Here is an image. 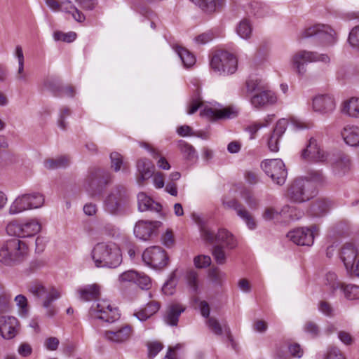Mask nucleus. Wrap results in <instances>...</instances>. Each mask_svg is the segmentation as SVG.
<instances>
[{
    "label": "nucleus",
    "mask_w": 359,
    "mask_h": 359,
    "mask_svg": "<svg viewBox=\"0 0 359 359\" xmlns=\"http://www.w3.org/2000/svg\"><path fill=\"white\" fill-rule=\"evenodd\" d=\"M132 333V327L127 324H121L112 330L104 332V337L109 341L116 344L127 341Z\"/></svg>",
    "instance_id": "20"
},
{
    "label": "nucleus",
    "mask_w": 359,
    "mask_h": 359,
    "mask_svg": "<svg viewBox=\"0 0 359 359\" xmlns=\"http://www.w3.org/2000/svg\"><path fill=\"white\" fill-rule=\"evenodd\" d=\"M315 184L309 182L307 177H297L287 189V198L294 203H303L309 201L317 195Z\"/></svg>",
    "instance_id": "5"
},
{
    "label": "nucleus",
    "mask_w": 359,
    "mask_h": 359,
    "mask_svg": "<svg viewBox=\"0 0 359 359\" xmlns=\"http://www.w3.org/2000/svg\"><path fill=\"white\" fill-rule=\"evenodd\" d=\"M202 105L203 100L201 95V88L197 86L187 102V114L189 115L194 114Z\"/></svg>",
    "instance_id": "40"
},
{
    "label": "nucleus",
    "mask_w": 359,
    "mask_h": 359,
    "mask_svg": "<svg viewBox=\"0 0 359 359\" xmlns=\"http://www.w3.org/2000/svg\"><path fill=\"white\" fill-rule=\"evenodd\" d=\"M111 181L112 175L109 171L91 167L87 171L83 187L90 196H96L100 195Z\"/></svg>",
    "instance_id": "3"
},
{
    "label": "nucleus",
    "mask_w": 359,
    "mask_h": 359,
    "mask_svg": "<svg viewBox=\"0 0 359 359\" xmlns=\"http://www.w3.org/2000/svg\"><path fill=\"white\" fill-rule=\"evenodd\" d=\"M142 260L146 265L156 270H161L168 265V256L160 246H151L142 253Z\"/></svg>",
    "instance_id": "14"
},
{
    "label": "nucleus",
    "mask_w": 359,
    "mask_h": 359,
    "mask_svg": "<svg viewBox=\"0 0 359 359\" xmlns=\"http://www.w3.org/2000/svg\"><path fill=\"white\" fill-rule=\"evenodd\" d=\"M330 57L327 54H320L316 51L301 50L292 55L290 65L292 70L299 76H303L306 72L309 63L321 62H330Z\"/></svg>",
    "instance_id": "6"
},
{
    "label": "nucleus",
    "mask_w": 359,
    "mask_h": 359,
    "mask_svg": "<svg viewBox=\"0 0 359 359\" xmlns=\"http://www.w3.org/2000/svg\"><path fill=\"white\" fill-rule=\"evenodd\" d=\"M264 172L278 185L285 184L287 175L283 161L280 158L264 160L261 163Z\"/></svg>",
    "instance_id": "13"
},
{
    "label": "nucleus",
    "mask_w": 359,
    "mask_h": 359,
    "mask_svg": "<svg viewBox=\"0 0 359 359\" xmlns=\"http://www.w3.org/2000/svg\"><path fill=\"white\" fill-rule=\"evenodd\" d=\"M71 115V110L67 107H62L60 109L58 117L57 120V125L62 130H66L68 126L67 119Z\"/></svg>",
    "instance_id": "49"
},
{
    "label": "nucleus",
    "mask_w": 359,
    "mask_h": 359,
    "mask_svg": "<svg viewBox=\"0 0 359 359\" xmlns=\"http://www.w3.org/2000/svg\"><path fill=\"white\" fill-rule=\"evenodd\" d=\"M47 6L54 12H72L69 10L72 1H46Z\"/></svg>",
    "instance_id": "52"
},
{
    "label": "nucleus",
    "mask_w": 359,
    "mask_h": 359,
    "mask_svg": "<svg viewBox=\"0 0 359 359\" xmlns=\"http://www.w3.org/2000/svg\"><path fill=\"white\" fill-rule=\"evenodd\" d=\"M79 298L82 301H91L97 298L100 294V286L96 283L86 285L76 290Z\"/></svg>",
    "instance_id": "31"
},
{
    "label": "nucleus",
    "mask_w": 359,
    "mask_h": 359,
    "mask_svg": "<svg viewBox=\"0 0 359 359\" xmlns=\"http://www.w3.org/2000/svg\"><path fill=\"white\" fill-rule=\"evenodd\" d=\"M14 300L19 309L20 316H26L28 313V304L26 297L22 294H18L15 297Z\"/></svg>",
    "instance_id": "54"
},
{
    "label": "nucleus",
    "mask_w": 359,
    "mask_h": 359,
    "mask_svg": "<svg viewBox=\"0 0 359 359\" xmlns=\"http://www.w3.org/2000/svg\"><path fill=\"white\" fill-rule=\"evenodd\" d=\"M136 169L137 172V183L142 186L144 181L154 175V165L150 160L143 158L137 161Z\"/></svg>",
    "instance_id": "24"
},
{
    "label": "nucleus",
    "mask_w": 359,
    "mask_h": 359,
    "mask_svg": "<svg viewBox=\"0 0 359 359\" xmlns=\"http://www.w3.org/2000/svg\"><path fill=\"white\" fill-rule=\"evenodd\" d=\"M20 330L18 320L14 316H0V334L4 339L15 338Z\"/></svg>",
    "instance_id": "17"
},
{
    "label": "nucleus",
    "mask_w": 359,
    "mask_h": 359,
    "mask_svg": "<svg viewBox=\"0 0 359 359\" xmlns=\"http://www.w3.org/2000/svg\"><path fill=\"white\" fill-rule=\"evenodd\" d=\"M341 112L351 118H359V98L353 97L343 101Z\"/></svg>",
    "instance_id": "33"
},
{
    "label": "nucleus",
    "mask_w": 359,
    "mask_h": 359,
    "mask_svg": "<svg viewBox=\"0 0 359 359\" xmlns=\"http://www.w3.org/2000/svg\"><path fill=\"white\" fill-rule=\"evenodd\" d=\"M241 198L251 210H257L259 205V199L250 190L241 192Z\"/></svg>",
    "instance_id": "46"
},
{
    "label": "nucleus",
    "mask_w": 359,
    "mask_h": 359,
    "mask_svg": "<svg viewBox=\"0 0 359 359\" xmlns=\"http://www.w3.org/2000/svg\"><path fill=\"white\" fill-rule=\"evenodd\" d=\"M304 177H307L308 180L313 184L314 183H323L325 180L324 175L320 170H310L307 172V176Z\"/></svg>",
    "instance_id": "60"
},
{
    "label": "nucleus",
    "mask_w": 359,
    "mask_h": 359,
    "mask_svg": "<svg viewBox=\"0 0 359 359\" xmlns=\"http://www.w3.org/2000/svg\"><path fill=\"white\" fill-rule=\"evenodd\" d=\"M41 229V225L36 219H29L22 222L14 220L9 222L6 227L8 234L22 238L34 236Z\"/></svg>",
    "instance_id": "12"
},
{
    "label": "nucleus",
    "mask_w": 359,
    "mask_h": 359,
    "mask_svg": "<svg viewBox=\"0 0 359 359\" xmlns=\"http://www.w3.org/2000/svg\"><path fill=\"white\" fill-rule=\"evenodd\" d=\"M337 274L334 271H329L326 273L325 278V286L326 290L331 294H334L336 290Z\"/></svg>",
    "instance_id": "55"
},
{
    "label": "nucleus",
    "mask_w": 359,
    "mask_h": 359,
    "mask_svg": "<svg viewBox=\"0 0 359 359\" xmlns=\"http://www.w3.org/2000/svg\"><path fill=\"white\" fill-rule=\"evenodd\" d=\"M206 323L209 329L216 335L221 336L223 333L225 334L226 339L231 343V346L235 349V342L231 334L230 328L226 323L221 325L219 321L213 317L209 318Z\"/></svg>",
    "instance_id": "27"
},
{
    "label": "nucleus",
    "mask_w": 359,
    "mask_h": 359,
    "mask_svg": "<svg viewBox=\"0 0 359 359\" xmlns=\"http://www.w3.org/2000/svg\"><path fill=\"white\" fill-rule=\"evenodd\" d=\"M69 164V159L65 156H59L56 158H49L45 160L43 165L46 168L55 170L66 168Z\"/></svg>",
    "instance_id": "43"
},
{
    "label": "nucleus",
    "mask_w": 359,
    "mask_h": 359,
    "mask_svg": "<svg viewBox=\"0 0 359 359\" xmlns=\"http://www.w3.org/2000/svg\"><path fill=\"white\" fill-rule=\"evenodd\" d=\"M26 196H29L31 198L29 199V203L34 208H41L44 203L43 196L39 192H33L31 194H25Z\"/></svg>",
    "instance_id": "56"
},
{
    "label": "nucleus",
    "mask_w": 359,
    "mask_h": 359,
    "mask_svg": "<svg viewBox=\"0 0 359 359\" xmlns=\"http://www.w3.org/2000/svg\"><path fill=\"white\" fill-rule=\"evenodd\" d=\"M137 280H136L135 284L137 285L142 290H149L151 287V278L144 274L138 273Z\"/></svg>",
    "instance_id": "61"
},
{
    "label": "nucleus",
    "mask_w": 359,
    "mask_h": 359,
    "mask_svg": "<svg viewBox=\"0 0 359 359\" xmlns=\"http://www.w3.org/2000/svg\"><path fill=\"white\" fill-rule=\"evenodd\" d=\"M89 316L93 320H100L106 323H113L119 320L121 313L118 307L109 300L97 299L89 309Z\"/></svg>",
    "instance_id": "8"
},
{
    "label": "nucleus",
    "mask_w": 359,
    "mask_h": 359,
    "mask_svg": "<svg viewBox=\"0 0 359 359\" xmlns=\"http://www.w3.org/2000/svg\"><path fill=\"white\" fill-rule=\"evenodd\" d=\"M357 256V250L351 243L346 244L341 249L340 258L346 271L353 269Z\"/></svg>",
    "instance_id": "32"
},
{
    "label": "nucleus",
    "mask_w": 359,
    "mask_h": 359,
    "mask_svg": "<svg viewBox=\"0 0 359 359\" xmlns=\"http://www.w3.org/2000/svg\"><path fill=\"white\" fill-rule=\"evenodd\" d=\"M172 48L177 54L185 67L189 68L195 65L196 57L189 50L178 44H173Z\"/></svg>",
    "instance_id": "36"
},
{
    "label": "nucleus",
    "mask_w": 359,
    "mask_h": 359,
    "mask_svg": "<svg viewBox=\"0 0 359 359\" xmlns=\"http://www.w3.org/2000/svg\"><path fill=\"white\" fill-rule=\"evenodd\" d=\"M91 257L95 266L98 268H116L122 262L121 250L113 242L96 244L92 250Z\"/></svg>",
    "instance_id": "1"
},
{
    "label": "nucleus",
    "mask_w": 359,
    "mask_h": 359,
    "mask_svg": "<svg viewBox=\"0 0 359 359\" xmlns=\"http://www.w3.org/2000/svg\"><path fill=\"white\" fill-rule=\"evenodd\" d=\"M224 205L236 211V215L245 222L250 230H254L257 227L256 222L245 208L236 199L223 201Z\"/></svg>",
    "instance_id": "19"
},
{
    "label": "nucleus",
    "mask_w": 359,
    "mask_h": 359,
    "mask_svg": "<svg viewBox=\"0 0 359 359\" xmlns=\"http://www.w3.org/2000/svg\"><path fill=\"white\" fill-rule=\"evenodd\" d=\"M301 157L309 162H324L328 159V154L320 148L315 138L311 137L306 147L302 149Z\"/></svg>",
    "instance_id": "16"
},
{
    "label": "nucleus",
    "mask_w": 359,
    "mask_h": 359,
    "mask_svg": "<svg viewBox=\"0 0 359 359\" xmlns=\"http://www.w3.org/2000/svg\"><path fill=\"white\" fill-rule=\"evenodd\" d=\"M193 301L198 305L201 316L203 318L208 319L210 313L209 304L205 300H201L198 297L194 298Z\"/></svg>",
    "instance_id": "57"
},
{
    "label": "nucleus",
    "mask_w": 359,
    "mask_h": 359,
    "mask_svg": "<svg viewBox=\"0 0 359 359\" xmlns=\"http://www.w3.org/2000/svg\"><path fill=\"white\" fill-rule=\"evenodd\" d=\"M280 215L283 219L294 222L302 219L304 215V212L298 207L285 205L280 210Z\"/></svg>",
    "instance_id": "37"
},
{
    "label": "nucleus",
    "mask_w": 359,
    "mask_h": 359,
    "mask_svg": "<svg viewBox=\"0 0 359 359\" xmlns=\"http://www.w3.org/2000/svg\"><path fill=\"white\" fill-rule=\"evenodd\" d=\"M276 101V95L273 91L264 89L256 93L250 98L252 106L256 109H262L273 104Z\"/></svg>",
    "instance_id": "22"
},
{
    "label": "nucleus",
    "mask_w": 359,
    "mask_h": 359,
    "mask_svg": "<svg viewBox=\"0 0 359 359\" xmlns=\"http://www.w3.org/2000/svg\"><path fill=\"white\" fill-rule=\"evenodd\" d=\"M177 285V278L175 272H172L169 278L165 281L162 287V292L166 295H172Z\"/></svg>",
    "instance_id": "51"
},
{
    "label": "nucleus",
    "mask_w": 359,
    "mask_h": 359,
    "mask_svg": "<svg viewBox=\"0 0 359 359\" xmlns=\"http://www.w3.org/2000/svg\"><path fill=\"white\" fill-rule=\"evenodd\" d=\"M138 272L135 270L126 271L119 276V280L123 283H134L137 280Z\"/></svg>",
    "instance_id": "62"
},
{
    "label": "nucleus",
    "mask_w": 359,
    "mask_h": 359,
    "mask_svg": "<svg viewBox=\"0 0 359 359\" xmlns=\"http://www.w3.org/2000/svg\"><path fill=\"white\" fill-rule=\"evenodd\" d=\"M330 202L324 198H319L313 202L310 208V214L313 217L325 216L330 211Z\"/></svg>",
    "instance_id": "35"
},
{
    "label": "nucleus",
    "mask_w": 359,
    "mask_h": 359,
    "mask_svg": "<svg viewBox=\"0 0 359 359\" xmlns=\"http://www.w3.org/2000/svg\"><path fill=\"white\" fill-rule=\"evenodd\" d=\"M198 224L201 237L209 243H219L224 244L227 248L233 249L236 248L237 242L231 233L225 229H219L215 234L205 225L203 219L199 217L195 219Z\"/></svg>",
    "instance_id": "10"
},
{
    "label": "nucleus",
    "mask_w": 359,
    "mask_h": 359,
    "mask_svg": "<svg viewBox=\"0 0 359 359\" xmlns=\"http://www.w3.org/2000/svg\"><path fill=\"white\" fill-rule=\"evenodd\" d=\"M44 86L55 95L64 94L73 97L76 95L75 89L72 86H62L60 81L55 78H49L44 82Z\"/></svg>",
    "instance_id": "26"
},
{
    "label": "nucleus",
    "mask_w": 359,
    "mask_h": 359,
    "mask_svg": "<svg viewBox=\"0 0 359 359\" xmlns=\"http://www.w3.org/2000/svg\"><path fill=\"white\" fill-rule=\"evenodd\" d=\"M185 309L184 306L177 302H172L168 305L165 315V323L170 326H177L179 318Z\"/></svg>",
    "instance_id": "28"
},
{
    "label": "nucleus",
    "mask_w": 359,
    "mask_h": 359,
    "mask_svg": "<svg viewBox=\"0 0 359 359\" xmlns=\"http://www.w3.org/2000/svg\"><path fill=\"white\" fill-rule=\"evenodd\" d=\"M28 291L38 299L44 298L42 305L46 309V315L48 317L54 316L55 312L50 304L60 298L61 294L58 290L52 286L46 287L42 283L36 280L30 283Z\"/></svg>",
    "instance_id": "7"
},
{
    "label": "nucleus",
    "mask_w": 359,
    "mask_h": 359,
    "mask_svg": "<svg viewBox=\"0 0 359 359\" xmlns=\"http://www.w3.org/2000/svg\"><path fill=\"white\" fill-rule=\"evenodd\" d=\"M210 65L211 69L217 75L229 76L236 72L238 60L228 51H219L212 56Z\"/></svg>",
    "instance_id": "9"
},
{
    "label": "nucleus",
    "mask_w": 359,
    "mask_h": 359,
    "mask_svg": "<svg viewBox=\"0 0 359 359\" xmlns=\"http://www.w3.org/2000/svg\"><path fill=\"white\" fill-rule=\"evenodd\" d=\"M335 102L333 96L330 95H319L313 99V109L320 114H328L334 110Z\"/></svg>",
    "instance_id": "23"
},
{
    "label": "nucleus",
    "mask_w": 359,
    "mask_h": 359,
    "mask_svg": "<svg viewBox=\"0 0 359 359\" xmlns=\"http://www.w3.org/2000/svg\"><path fill=\"white\" fill-rule=\"evenodd\" d=\"M128 207V198L126 188L122 185L115 186L105 196L102 203L104 212L112 216H122Z\"/></svg>",
    "instance_id": "4"
},
{
    "label": "nucleus",
    "mask_w": 359,
    "mask_h": 359,
    "mask_svg": "<svg viewBox=\"0 0 359 359\" xmlns=\"http://www.w3.org/2000/svg\"><path fill=\"white\" fill-rule=\"evenodd\" d=\"M265 81L262 77L257 74H252L249 76L245 82V87L248 93L259 92L264 88Z\"/></svg>",
    "instance_id": "39"
},
{
    "label": "nucleus",
    "mask_w": 359,
    "mask_h": 359,
    "mask_svg": "<svg viewBox=\"0 0 359 359\" xmlns=\"http://www.w3.org/2000/svg\"><path fill=\"white\" fill-rule=\"evenodd\" d=\"M178 146L182 154L186 160L189 161H196L197 160L198 155L192 145L184 140H180Z\"/></svg>",
    "instance_id": "42"
},
{
    "label": "nucleus",
    "mask_w": 359,
    "mask_h": 359,
    "mask_svg": "<svg viewBox=\"0 0 359 359\" xmlns=\"http://www.w3.org/2000/svg\"><path fill=\"white\" fill-rule=\"evenodd\" d=\"M161 224L159 221L140 220L134 227V234L140 240L147 241Z\"/></svg>",
    "instance_id": "21"
},
{
    "label": "nucleus",
    "mask_w": 359,
    "mask_h": 359,
    "mask_svg": "<svg viewBox=\"0 0 359 359\" xmlns=\"http://www.w3.org/2000/svg\"><path fill=\"white\" fill-rule=\"evenodd\" d=\"M208 276L212 283L217 285H222L226 280V273L217 268L211 269Z\"/></svg>",
    "instance_id": "53"
},
{
    "label": "nucleus",
    "mask_w": 359,
    "mask_h": 359,
    "mask_svg": "<svg viewBox=\"0 0 359 359\" xmlns=\"http://www.w3.org/2000/svg\"><path fill=\"white\" fill-rule=\"evenodd\" d=\"M235 31L236 34L242 39L248 41L251 39L253 32V27L251 22L243 18L238 22Z\"/></svg>",
    "instance_id": "38"
},
{
    "label": "nucleus",
    "mask_w": 359,
    "mask_h": 359,
    "mask_svg": "<svg viewBox=\"0 0 359 359\" xmlns=\"http://www.w3.org/2000/svg\"><path fill=\"white\" fill-rule=\"evenodd\" d=\"M27 255V245L18 238L6 241L0 247V262L6 266L20 263Z\"/></svg>",
    "instance_id": "2"
},
{
    "label": "nucleus",
    "mask_w": 359,
    "mask_h": 359,
    "mask_svg": "<svg viewBox=\"0 0 359 359\" xmlns=\"http://www.w3.org/2000/svg\"><path fill=\"white\" fill-rule=\"evenodd\" d=\"M186 280L187 285L192 293L198 294L199 292V283L198 273L191 270L187 273Z\"/></svg>",
    "instance_id": "48"
},
{
    "label": "nucleus",
    "mask_w": 359,
    "mask_h": 359,
    "mask_svg": "<svg viewBox=\"0 0 359 359\" xmlns=\"http://www.w3.org/2000/svg\"><path fill=\"white\" fill-rule=\"evenodd\" d=\"M334 30L329 25L318 24L302 31L300 39L313 38L318 46L329 47L334 45Z\"/></svg>",
    "instance_id": "11"
},
{
    "label": "nucleus",
    "mask_w": 359,
    "mask_h": 359,
    "mask_svg": "<svg viewBox=\"0 0 359 359\" xmlns=\"http://www.w3.org/2000/svg\"><path fill=\"white\" fill-rule=\"evenodd\" d=\"M29 198H31L26 196L25 194L17 197L9 208V214L17 215L25 210L33 209L29 203Z\"/></svg>",
    "instance_id": "34"
},
{
    "label": "nucleus",
    "mask_w": 359,
    "mask_h": 359,
    "mask_svg": "<svg viewBox=\"0 0 359 359\" xmlns=\"http://www.w3.org/2000/svg\"><path fill=\"white\" fill-rule=\"evenodd\" d=\"M204 13H212L223 6L224 1H194Z\"/></svg>",
    "instance_id": "47"
},
{
    "label": "nucleus",
    "mask_w": 359,
    "mask_h": 359,
    "mask_svg": "<svg viewBox=\"0 0 359 359\" xmlns=\"http://www.w3.org/2000/svg\"><path fill=\"white\" fill-rule=\"evenodd\" d=\"M243 6L246 14L252 15L257 18L269 16L273 13L264 1H247Z\"/></svg>",
    "instance_id": "25"
},
{
    "label": "nucleus",
    "mask_w": 359,
    "mask_h": 359,
    "mask_svg": "<svg viewBox=\"0 0 359 359\" xmlns=\"http://www.w3.org/2000/svg\"><path fill=\"white\" fill-rule=\"evenodd\" d=\"M337 232L335 230H332L327 236L326 245V256L328 258H332L334 255L337 249Z\"/></svg>",
    "instance_id": "44"
},
{
    "label": "nucleus",
    "mask_w": 359,
    "mask_h": 359,
    "mask_svg": "<svg viewBox=\"0 0 359 359\" xmlns=\"http://www.w3.org/2000/svg\"><path fill=\"white\" fill-rule=\"evenodd\" d=\"M111 165L115 172L120 171L123 166V171L126 172L123 156L118 152H112L110 154Z\"/></svg>",
    "instance_id": "50"
},
{
    "label": "nucleus",
    "mask_w": 359,
    "mask_h": 359,
    "mask_svg": "<svg viewBox=\"0 0 359 359\" xmlns=\"http://www.w3.org/2000/svg\"><path fill=\"white\" fill-rule=\"evenodd\" d=\"M138 210L140 212L150 211L153 212H160L162 206L153 201L145 193L141 192L137 195Z\"/></svg>",
    "instance_id": "29"
},
{
    "label": "nucleus",
    "mask_w": 359,
    "mask_h": 359,
    "mask_svg": "<svg viewBox=\"0 0 359 359\" xmlns=\"http://www.w3.org/2000/svg\"><path fill=\"white\" fill-rule=\"evenodd\" d=\"M351 168V162L348 155L338 154V176L347 174Z\"/></svg>",
    "instance_id": "45"
},
{
    "label": "nucleus",
    "mask_w": 359,
    "mask_h": 359,
    "mask_svg": "<svg viewBox=\"0 0 359 359\" xmlns=\"http://www.w3.org/2000/svg\"><path fill=\"white\" fill-rule=\"evenodd\" d=\"M288 125V121L285 118H280L276 123V125L273 129L272 133L276 135L278 137L281 138L283 135L285 133Z\"/></svg>",
    "instance_id": "63"
},
{
    "label": "nucleus",
    "mask_w": 359,
    "mask_h": 359,
    "mask_svg": "<svg viewBox=\"0 0 359 359\" xmlns=\"http://www.w3.org/2000/svg\"><path fill=\"white\" fill-rule=\"evenodd\" d=\"M130 6L135 12L140 13L146 17H149L151 12L147 7L146 1H133Z\"/></svg>",
    "instance_id": "58"
},
{
    "label": "nucleus",
    "mask_w": 359,
    "mask_h": 359,
    "mask_svg": "<svg viewBox=\"0 0 359 359\" xmlns=\"http://www.w3.org/2000/svg\"><path fill=\"white\" fill-rule=\"evenodd\" d=\"M316 230V225L295 228L287 233V238L297 245L311 247L314 243V232Z\"/></svg>",
    "instance_id": "15"
},
{
    "label": "nucleus",
    "mask_w": 359,
    "mask_h": 359,
    "mask_svg": "<svg viewBox=\"0 0 359 359\" xmlns=\"http://www.w3.org/2000/svg\"><path fill=\"white\" fill-rule=\"evenodd\" d=\"M200 115L210 121H217L233 118L237 116V111L231 107L217 108L205 106L201 110Z\"/></svg>",
    "instance_id": "18"
},
{
    "label": "nucleus",
    "mask_w": 359,
    "mask_h": 359,
    "mask_svg": "<svg viewBox=\"0 0 359 359\" xmlns=\"http://www.w3.org/2000/svg\"><path fill=\"white\" fill-rule=\"evenodd\" d=\"M338 289L348 300H359V286L338 283Z\"/></svg>",
    "instance_id": "41"
},
{
    "label": "nucleus",
    "mask_w": 359,
    "mask_h": 359,
    "mask_svg": "<svg viewBox=\"0 0 359 359\" xmlns=\"http://www.w3.org/2000/svg\"><path fill=\"white\" fill-rule=\"evenodd\" d=\"M348 41L352 47L359 48V26H355L351 30Z\"/></svg>",
    "instance_id": "64"
},
{
    "label": "nucleus",
    "mask_w": 359,
    "mask_h": 359,
    "mask_svg": "<svg viewBox=\"0 0 359 359\" xmlns=\"http://www.w3.org/2000/svg\"><path fill=\"white\" fill-rule=\"evenodd\" d=\"M318 310L324 316L332 318L334 316V309L332 305L325 300L319 302Z\"/></svg>",
    "instance_id": "59"
},
{
    "label": "nucleus",
    "mask_w": 359,
    "mask_h": 359,
    "mask_svg": "<svg viewBox=\"0 0 359 359\" xmlns=\"http://www.w3.org/2000/svg\"><path fill=\"white\" fill-rule=\"evenodd\" d=\"M341 135L344 142L351 147L359 145V127L355 125L348 124L344 127Z\"/></svg>",
    "instance_id": "30"
}]
</instances>
